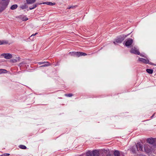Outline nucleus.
Returning <instances> with one entry per match:
<instances>
[{
	"instance_id": "obj_1",
	"label": "nucleus",
	"mask_w": 156,
	"mask_h": 156,
	"mask_svg": "<svg viewBox=\"0 0 156 156\" xmlns=\"http://www.w3.org/2000/svg\"><path fill=\"white\" fill-rule=\"evenodd\" d=\"M155 148L154 146L148 144H145L144 145V150L147 153H149L152 152Z\"/></svg>"
},
{
	"instance_id": "obj_2",
	"label": "nucleus",
	"mask_w": 156,
	"mask_h": 156,
	"mask_svg": "<svg viewBox=\"0 0 156 156\" xmlns=\"http://www.w3.org/2000/svg\"><path fill=\"white\" fill-rule=\"evenodd\" d=\"M2 1L0 4V12L5 9L7 7L9 3L8 0H2Z\"/></svg>"
},
{
	"instance_id": "obj_3",
	"label": "nucleus",
	"mask_w": 156,
	"mask_h": 156,
	"mask_svg": "<svg viewBox=\"0 0 156 156\" xmlns=\"http://www.w3.org/2000/svg\"><path fill=\"white\" fill-rule=\"evenodd\" d=\"M147 143L153 146H154V148L156 147V138H148L147 140Z\"/></svg>"
},
{
	"instance_id": "obj_4",
	"label": "nucleus",
	"mask_w": 156,
	"mask_h": 156,
	"mask_svg": "<svg viewBox=\"0 0 156 156\" xmlns=\"http://www.w3.org/2000/svg\"><path fill=\"white\" fill-rule=\"evenodd\" d=\"M127 36L126 35H123L116 39L115 41H113V43L115 44H116L117 43H121L124 40Z\"/></svg>"
},
{
	"instance_id": "obj_5",
	"label": "nucleus",
	"mask_w": 156,
	"mask_h": 156,
	"mask_svg": "<svg viewBox=\"0 0 156 156\" xmlns=\"http://www.w3.org/2000/svg\"><path fill=\"white\" fill-rule=\"evenodd\" d=\"M1 56H3L5 58L9 59L12 58V55L10 53H3L1 54Z\"/></svg>"
},
{
	"instance_id": "obj_6",
	"label": "nucleus",
	"mask_w": 156,
	"mask_h": 156,
	"mask_svg": "<svg viewBox=\"0 0 156 156\" xmlns=\"http://www.w3.org/2000/svg\"><path fill=\"white\" fill-rule=\"evenodd\" d=\"M134 148H136L137 151H142L143 149L142 145L140 143H137L135 146H134Z\"/></svg>"
},
{
	"instance_id": "obj_7",
	"label": "nucleus",
	"mask_w": 156,
	"mask_h": 156,
	"mask_svg": "<svg viewBox=\"0 0 156 156\" xmlns=\"http://www.w3.org/2000/svg\"><path fill=\"white\" fill-rule=\"evenodd\" d=\"M133 43V40L131 38H129L126 41L125 43V45L129 47Z\"/></svg>"
},
{
	"instance_id": "obj_8",
	"label": "nucleus",
	"mask_w": 156,
	"mask_h": 156,
	"mask_svg": "<svg viewBox=\"0 0 156 156\" xmlns=\"http://www.w3.org/2000/svg\"><path fill=\"white\" fill-rule=\"evenodd\" d=\"M130 52L131 53L138 55H140V53L139 51L135 47L132 48L130 51Z\"/></svg>"
},
{
	"instance_id": "obj_9",
	"label": "nucleus",
	"mask_w": 156,
	"mask_h": 156,
	"mask_svg": "<svg viewBox=\"0 0 156 156\" xmlns=\"http://www.w3.org/2000/svg\"><path fill=\"white\" fill-rule=\"evenodd\" d=\"M138 61L140 62H141L143 63H148L149 62V61L147 59H145L142 58H139L138 59Z\"/></svg>"
},
{
	"instance_id": "obj_10",
	"label": "nucleus",
	"mask_w": 156,
	"mask_h": 156,
	"mask_svg": "<svg viewBox=\"0 0 156 156\" xmlns=\"http://www.w3.org/2000/svg\"><path fill=\"white\" fill-rule=\"evenodd\" d=\"M92 153L93 156H99V151L97 150L93 151Z\"/></svg>"
},
{
	"instance_id": "obj_11",
	"label": "nucleus",
	"mask_w": 156,
	"mask_h": 156,
	"mask_svg": "<svg viewBox=\"0 0 156 156\" xmlns=\"http://www.w3.org/2000/svg\"><path fill=\"white\" fill-rule=\"evenodd\" d=\"M47 4L50 5H55V3H52L50 2H43V3H41L40 4Z\"/></svg>"
},
{
	"instance_id": "obj_12",
	"label": "nucleus",
	"mask_w": 156,
	"mask_h": 156,
	"mask_svg": "<svg viewBox=\"0 0 156 156\" xmlns=\"http://www.w3.org/2000/svg\"><path fill=\"white\" fill-rule=\"evenodd\" d=\"M17 59H12L10 60V61L12 63H16L18 62H19L20 61V57L16 58Z\"/></svg>"
},
{
	"instance_id": "obj_13",
	"label": "nucleus",
	"mask_w": 156,
	"mask_h": 156,
	"mask_svg": "<svg viewBox=\"0 0 156 156\" xmlns=\"http://www.w3.org/2000/svg\"><path fill=\"white\" fill-rule=\"evenodd\" d=\"M27 3L28 4H32L34 3L36 0H26Z\"/></svg>"
},
{
	"instance_id": "obj_14",
	"label": "nucleus",
	"mask_w": 156,
	"mask_h": 156,
	"mask_svg": "<svg viewBox=\"0 0 156 156\" xmlns=\"http://www.w3.org/2000/svg\"><path fill=\"white\" fill-rule=\"evenodd\" d=\"M114 154L115 156H119L120 153L119 151L115 150L114 151Z\"/></svg>"
},
{
	"instance_id": "obj_15",
	"label": "nucleus",
	"mask_w": 156,
	"mask_h": 156,
	"mask_svg": "<svg viewBox=\"0 0 156 156\" xmlns=\"http://www.w3.org/2000/svg\"><path fill=\"white\" fill-rule=\"evenodd\" d=\"M17 7V5L16 4L12 5L10 8V9L12 10H14L16 9Z\"/></svg>"
},
{
	"instance_id": "obj_16",
	"label": "nucleus",
	"mask_w": 156,
	"mask_h": 156,
	"mask_svg": "<svg viewBox=\"0 0 156 156\" xmlns=\"http://www.w3.org/2000/svg\"><path fill=\"white\" fill-rule=\"evenodd\" d=\"M146 71L147 73L149 74H152L153 72V70L150 69H146Z\"/></svg>"
},
{
	"instance_id": "obj_17",
	"label": "nucleus",
	"mask_w": 156,
	"mask_h": 156,
	"mask_svg": "<svg viewBox=\"0 0 156 156\" xmlns=\"http://www.w3.org/2000/svg\"><path fill=\"white\" fill-rule=\"evenodd\" d=\"M8 43V42L5 41H0V45H2L4 44H6Z\"/></svg>"
},
{
	"instance_id": "obj_18",
	"label": "nucleus",
	"mask_w": 156,
	"mask_h": 156,
	"mask_svg": "<svg viewBox=\"0 0 156 156\" xmlns=\"http://www.w3.org/2000/svg\"><path fill=\"white\" fill-rule=\"evenodd\" d=\"M46 63V64L42 65V66H40L39 67H44L49 66L51 65L50 64H49L48 62V63Z\"/></svg>"
},
{
	"instance_id": "obj_19",
	"label": "nucleus",
	"mask_w": 156,
	"mask_h": 156,
	"mask_svg": "<svg viewBox=\"0 0 156 156\" xmlns=\"http://www.w3.org/2000/svg\"><path fill=\"white\" fill-rule=\"evenodd\" d=\"M79 54L80 56H85L87 55V54L86 53L81 52H79Z\"/></svg>"
},
{
	"instance_id": "obj_20",
	"label": "nucleus",
	"mask_w": 156,
	"mask_h": 156,
	"mask_svg": "<svg viewBox=\"0 0 156 156\" xmlns=\"http://www.w3.org/2000/svg\"><path fill=\"white\" fill-rule=\"evenodd\" d=\"M37 4H35L32 7H30L29 8L30 9L32 10V9H33L35 8L37 6Z\"/></svg>"
},
{
	"instance_id": "obj_21",
	"label": "nucleus",
	"mask_w": 156,
	"mask_h": 156,
	"mask_svg": "<svg viewBox=\"0 0 156 156\" xmlns=\"http://www.w3.org/2000/svg\"><path fill=\"white\" fill-rule=\"evenodd\" d=\"M87 156H93L92 153L90 151L88 152L86 154Z\"/></svg>"
},
{
	"instance_id": "obj_22",
	"label": "nucleus",
	"mask_w": 156,
	"mask_h": 156,
	"mask_svg": "<svg viewBox=\"0 0 156 156\" xmlns=\"http://www.w3.org/2000/svg\"><path fill=\"white\" fill-rule=\"evenodd\" d=\"M134 146H133L131 149L133 153H136V151L137 150L136 148L135 149L134 148Z\"/></svg>"
},
{
	"instance_id": "obj_23",
	"label": "nucleus",
	"mask_w": 156,
	"mask_h": 156,
	"mask_svg": "<svg viewBox=\"0 0 156 156\" xmlns=\"http://www.w3.org/2000/svg\"><path fill=\"white\" fill-rule=\"evenodd\" d=\"M76 52H70L69 53V54L71 56H75L76 54H75Z\"/></svg>"
},
{
	"instance_id": "obj_24",
	"label": "nucleus",
	"mask_w": 156,
	"mask_h": 156,
	"mask_svg": "<svg viewBox=\"0 0 156 156\" xmlns=\"http://www.w3.org/2000/svg\"><path fill=\"white\" fill-rule=\"evenodd\" d=\"M65 95L66 96L68 97H71L73 96V94L71 93L65 94Z\"/></svg>"
},
{
	"instance_id": "obj_25",
	"label": "nucleus",
	"mask_w": 156,
	"mask_h": 156,
	"mask_svg": "<svg viewBox=\"0 0 156 156\" xmlns=\"http://www.w3.org/2000/svg\"><path fill=\"white\" fill-rule=\"evenodd\" d=\"M6 70L4 69H0V74L2 73H5Z\"/></svg>"
},
{
	"instance_id": "obj_26",
	"label": "nucleus",
	"mask_w": 156,
	"mask_h": 156,
	"mask_svg": "<svg viewBox=\"0 0 156 156\" xmlns=\"http://www.w3.org/2000/svg\"><path fill=\"white\" fill-rule=\"evenodd\" d=\"M19 147L20 148L22 149H25L27 148L25 146H24V145H20Z\"/></svg>"
},
{
	"instance_id": "obj_27",
	"label": "nucleus",
	"mask_w": 156,
	"mask_h": 156,
	"mask_svg": "<svg viewBox=\"0 0 156 156\" xmlns=\"http://www.w3.org/2000/svg\"><path fill=\"white\" fill-rule=\"evenodd\" d=\"M75 54H75V55H76L75 56H76L77 57H80L79 52H76Z\"/></svg>"
},
{
	"instance_id": "obj_28",
	"label": "nucleus",
	"mask_w": 156,
	"mask_h": 156,
	"mask_svg": "<svg viewBox=\"0 0 156 156\" xmlns=\"http://www.w3.org/2000/svg\"><path fill=\"white\" fill-rule=\"evenodd\" d=\"M38 63L39 65H41V64H44L45 63H48V62H38Z\"/></svg>"
},
{
	"instance_id": "obj_29",
	"label": "nucleus",
	"mask_w": 156,
	"mask_h": 156,
	"mask_svg": "<svg viewBox=\"0 0 156 156\" xmlns=\"http://www.w3.org/2000/svg\"><path fill=\"white\" fill-rule=\"evenodd\" d=\"M9 155L10 154H9L5 153L1 155V156H9Z\"/></svg>"
},
{
	"instance_id": "obj_30",
	"label": "nucleus",
	"mask_w": 156,
	"mask_h": 156,
	"mask_svg": "<svg viewBox=\"0 0 156 156\" xmlns=\"http://www.w3.org/2000/svg\"><path fill=\"white\" fill-rule=\"evenodd\" d=\"M76 7V6H70L69 8H68V9H70L71 8L73 9V8H75Z\"/></svg>"
},
{
	"instance_id": "obj_31",
	"label": "nucleus",
	"mask_w": 156,
	"mask_h": 156,
	"mask_svg": "<svg viewBox=\"0 0 156 156\" xmlns=\"http://www.w3.org/2000/svg\"><path fill=\"white\" fill-rule=\"evenodd\" d=\"M28 19L27 17H25V18H23V20L24 21H25L28 20Z\"/></svg>"
},
{
	"instance_id": "obj_32",
	"label": "nucleus",
	"mask_w": 156,
	"mask_h": 156,
	"mask_svg": "<svg viewBox=\"0 0 156 156\" xmlns=\"http://www.w3.org/2000/svg\"><path fill=\"white\" fill-rule=\"evenodd\" d=\"M37 34V33H36L35 34H32L30 37H31L32 36H34L35 35H36Z\"/></svg>"
},
{
	"instance_id": "obj_33",
	"label": "nucleus",
	"mask_w": 156,
	"mask_h": 156,
	"mask_svg": "<svg viewBox=\"0 0 156 156\" xmlns=\"http://www.w3.org/2000/svg\"><path fill=\"white\" fill-rule=\"evenodd\" d=\"M154 114L152 115V116L151 117V118H152L153 116H154Z\"/></svg>"
},
{
	"instance_id": "obj_34",
	"label": "nucleus",
	"mask_w": 156,
	"mask_h": 156,
	"mask_svg": "<svg viewBox=\"0 0 156 156\" xmlns=\"http://www.w3.org/2000/svg\"><path fill=\"white\" fill-rule=\"evenodd\" d=\"M141 56H143V57H144V55H141Z\"/></svg>"
}]
</instances>
